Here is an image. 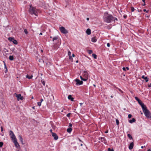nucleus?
I'll return each mask as SVG.
<instances>
[{
    "label": "nucleus",
    "mask_w": 151,
    "mask_h": 151,
    "mask_svg": "<svg viewBox=\"0 0 151 151\" xmlns=\"http://www.w3.org/2000/svg\"><path fill=\"white\" fill-rule=\"evenodd\" d=\"M104 19L105 22L109 23L114 19V17L111 15L109 14L108 12H106L104 14Z\"/></svg>",
    "instance_id": "f257e3e1"
},
{
    "label": "nucleus",
    "mask_w": 151,
    "mask_h": 151,
    "mask_svg": "<svg viewBox=\"0 0 151 151\" xmlns=\"http://www.w3.org/2000/svg\"><path fill=\"white\" fill-rule=\"evenodd\" d=\"M29 6L30 8L29 9V12L32 15L34 14L36 16H37V11L36 8L33 6L31 4H30Z\"/></svg>",
    "instance_id": "f03ea898"
},
{
    "label": "nucleus",
    "mask_w": 151,
    "mask_h": 151,
    "mask_svg": "<svg viewBox=\"0 0 151 151\" xmlns=\"http://www.w3.org/2000/svg\"><path fill=\"white\" fill-rule=\"evenodd\" d=\"M142 109L146 117L148 119L151 118V114L149 111L147 109L146 106H145Z\"/></svg>",
    "instance_id": "7ed1b4c3"
},
{
    "label": "nucleus",
    "mask_w": 151,
    "mask_h": 151,
    "mask_svg": "<svg viewBox=\"0 0 151 151\" xmlns=\"http://www.w3.org/2000/svg\"><path fill=\"white\" fill-rule=\"evenodd\" d=\"M135 99L137 101L139 104L141 106L142 108L145 106L143 103L142 102L141 100H140L137 97H135Z\"/></svg>",
    "instance_id": "20e7f679"
},
{
    "label": "nucleus",
    "mask_w": 151,
    "mask_h": 151,
    "mask_svg": "<svg viewBox=\"0 0 151 151\" xmlns=\"http://www.w3.org/2000/svg\"><path fill=\"white\" fill-rule=\"evenodd\" d=\"M60 30L62 33L66 34L68 33V31L63 27H60Z\"/></svg>",
    "instance_id": "39448f33"
},
{
    "label": "nucleus",
    "mask_w": 151,
    "mask_h": 151,
    "mask_svg": "<svg viewBox=\"0 0 151 151\" xmlns=\"http://www.w3.org/2000/svg\"><path fill=\"white\" fill-rule=\"evenodd\" d=\"M8 40L11 42H12L14 44L17 45V41L16 40H15L14 38L13 37H9L8 38Z\"/></svg>",
    "instance_id": "423d86ee"
},
{
    "label": "nucleus",
    "mask_w": 151,
    "mask_h": 151,
    "mask_svg": "<svg viewBox=\"0 0 151 151\" xmlns=\"http://www.w3.org/2000/svg\"><path fill=\"white\" fill-rule=\"evenodd\" d=\"M76 82V85H80L83 84V82L82 81H80L79 79H76L74 81Z\"/></svg>",
    "instance_id": "0eeeda50"
},
{
    "label": "nucleus",
    "mask_w": 151,
    "mask_h": 151,
    "mask_svg": "<svg viewBox=\"0 0 151 151\" xmlns=\"http://www.w3.org/2000/svg\"><path fill=\"white\" fill-rule=\"evenodd\" d=\"M15 94L16 95V97L17 98V99L18 101H19V100H23L24 97L23 96H22L21 94H17L16 93Z\"/></svg>",
    "instance_id": "6e6552de"
},
{
    "label": "nucleus",
    "mask_w": 151,
    "mask_h": 151,
    "mask_svg": "<svg viewBox=\"0 0 151 151\" xmlns=\"http://www.w3.org/2000/svg\"><path fill=\"white\" fill-rule=\"evenodd\" d=\"M52 137H54V139L55 140H56L58 139V137L55 133H52Z\"/></svg>",
    "instance_id": "1a4fd4ad"
},
{
    "label": "nucleus",
    "mask_w": 151,
    "mask_h": 151,
    "mask_svg": "<svg viewBox=\"0 0 151 151\" xmlns=\"http://www.w3.org/2000/svg\"><path fill=\"white\" fill-rule=\"evenodd\" d=\"M13 142L14 143V144L15 146L16 147H19V144L17 141V139L14 140Z\"/></svg>",
    "instance_id": "9d476101"
},
{
    "label": "nucleus",
    "mask_w": 151,
    "mask_h": 151,
    "mask_svg": "<svg viewBox=\"0 0 151 151\" xmlns=\"http://www.w3.org/2000/svg\"><path fill=\"white\" fill-rule=\"evenodd\" d=\"M53 48V49L55 50H57L58 48L59 47V45L57 44H54V45L52 47Z\"/></svg>",
    "instance_id": "9b49d317"
},
{
    "label": "nucleus",
    "mask_w": 151,
    "mask_h": 151,
    "mask_svg": "<svg viewBox=\"0 0 151 151\" xmlns=\"http://www.w3.org/2000/svg\"><path fill=\"white\" fill-rule=\"evenodd\" d=\"M134 146V143L133 142L131 143L129 146V150H132L133 149Z\"/></svg>",
    "instance_id": "f8f14e48"
},
{
    "label": "nucleus",
    "mask_w": 151,
    "mask_h": 151,
    "mask_svg": "<svg viewBox=\"0 0 151 151\" xmlns=\"http://www.w3.org/2000/svg\"><path fill=\"white\" fill-rule=\"evenodd\" d=\"M141 78L142 79H145L146 82H148L149 81V78L147 77H145L144 75L142 76Z\"/></svg>",
    "instance_id": "ddd939ff"
},
{
    "label": "nucleus",
    "mask_w": 151,
    "mask_h": 151,
    "mask_svg": "<svg viewBox=\"0 0 151 151\" xmlns=\"http://www.w3.org/2000/svg\"><path fill=\"white\" fill-rule=\"evenodd\" d=\"M19 139L21 143L23 145L24 144V143L23 142V139L22 138V136L21 135H19Z\"/></svg>",
    "instance_id": "4468645a"
},
{
    "label": "nucleus",
    "mask_w": 151,
    "mask_h": 151,
    "mask_svg": "<svg viewBox=\"0 0 151 151\" xmlns=\"http://www.w3.org/2000/svg\"><path fill=\"white\" fill-rule=\"evenodd\" d=\"M68 99L69 100H70L71 101H74V98L72 97V96L71 95H68Z\"/></svg>",
    "instance_id": "2eb2a0df"
},
{
    "label": "nucleus",
    "mask_w": 151,
    "mask_h": 151,
    "mask_svg": "<svg viewBox=\"0 0 151 151\" xmlns=\"http://www.w3.org/2000/svg\"><path fill=\"white\" fill-rule=\"evenodd\" d=\"M99 140H101V142H103V141H106V139L104 138V137H99Z\"/></svg>",
    "instance_id": "dca6fc26"
},
{
    "label": "nucleus",
    "mask_w": 151,
    "mask_h": 151,
    "mask_svg": "<svg viewBox=\"0 0 151 151\" xmlns=\"http://www.w3.org/2000/svg\"><path fill=\"white\" fill-rule=\"evenodd\" d=\"M11 138L12 140H14L17 139L16 138L14 134H12V135L11 136Z\"/></svg>",
    "instance_id": "f3484780"
},
{
    "label": "nucleus",
    "mask_w": 151,
    "mask_h": 151,
    "mask_svg": "<svg viewBox=\"0 0 151 151\" xmlns=\"http://www.w3.org/2000/svg\"><path fill=\"white\" fill-rule=\"evenodd\" d=\"M86 33L87 34L89 35L91 34V30L90 29H88L86 31Z\"/></svg>",
    "instance_id": "a211bd4d"
},
{
    "label": "nucleus",
    "mask_w": 151,
    "mask_h": 151,
    "mask_svg": "<svg viewBox=\"0 0 151 151\" xmlns=\"http://www.w3.org/2000/svg\"><path fill=\"white\" fill-rule=\"evenodd\" d=\"M136 121V119L134 118H133L132 119H130L129 120V122L130 123H132L133 122H134Z\"/></svg>",
    "instance_id": "6ab92c4d"
},
{
    "label": "nucleus",
    "mask_w": 151,
    "mask_h": 151,
    "mask_svg": "<svg viewBox=\"0 0 151 151\" xmlns=\"http://www.w3.org/2000/svg\"><path fill=\"white\" fill-rule=\"evenodd\" d=\"M3 62L4 63V69H5L4 72L5 73H6L7 72V67H6V63H5L4 61Z\"/></svg>",
    "instance_id": "aec40b11"
},
{
    "label": "nucleus",
    "mask_w": 151,
    "mask_h": 151,
    "mask_svg": "<svg viewBox=\"0 0 151 151\" xmlns=\"http://www.w3.org/2000/svg\"><path fill=\"white\" fill-rule=\"evenodd\" d=\"M72 130V128L71 127H69L67 129V132L70 133L71 132Z\"/></svg>",
    "instance_id": "412c9836"
},
{
    "label": "nucleus",
    "mask_w": 151,
    "mask_h": 151,
    "mask_svg": "<svg viewBox=\"0 0 151 151\" xmlns=\"http://www.w3.org/2000/svg\"><path fill=\"white\" fill-rule=\"evenodd\" d=\"M91 40L92 42H95L96 41V39L95 37H93Z\"/></svg>",
    "instance_id": "4be33fe9"
},
{
    "label": "nucleus",
    "mask_w": 151,
    "mask_h": 151,
    "mask_svg": "<svg viewBox=\"0 0 151 151\" xmlns=\"http://www.w3.org/2000/svg\"><path fill=\"white\" fill-rule=\"evenodd\" d=\"M32 77H33V76L32 75L29 76L28 74L26 76V78H27L29 79H30L32 78Z\"/></svg>",
    "instance_id": "5701e85b"
},
{
    "label": "nucleus",
    "mask_w": 151,
    "mask_h": 151,
    "mask_svg": "<svg viewBox=\"0 0 151 151\" xmlns=\"http://www.w3.org/2000/svg\"><path fill=\"white\" fill-rule=\"evenodd\" d=\"M80 77L82 81H86L88 80V78H83L81 76H80Z\"/></svg>",
    "instance_id": "b1692460"
},
{
    "label": "nucleus",
    "mask_w": 151,
    "mask_h": 151,
    "mask_svg": "<svg viewBox=\"0 0 151 151\" xmlns=\"http://www.w3.org/2000/svg\"><path fill=\"white\" fill-rule=\"evenodd\" d=\"M58 36H55V37H53L52 38V41L54 42L55 40H56L57 39H58Z\"/></svg>",
    "instance_id": "393cba45"
},
{
    "label": "nucleus",
    "mask_w": 151,
    "mask_h": 151,
    "mask_svg": "<svg viewBox=\"0 0 151 151\" xmlns=\"http://www.w3.org/2000/svg\"><path fill=\"white\" fill-rule=\"evenodd\" d=\"M9 59L11 61L13 60L14 59L13 56L12 55L9 56Z\"/></svg>",
    "instance_id": "a878e982"
},
{
    "label": "nucleus",
    "mask_w": 151,
    "mask_h": 151,
    "mask_svg": "<svg viewBox=\"0 0 151 151\" xmlns=\"http://www.w3.org/2000/svg\"><path fill=\"white\" fill-rule=\"evenodd\" d=\"M83 76L85 78H88V73H86V74H84L83 75Z\"/></svg>",
    "instance_id": "bb28decb"
},
{
    "label": "nucleus",
    "mask_w": 151,
    "mask_h": 151,
    "mask_svg": "<svg viewBox=\"0 0 151 151\" xmlns=\"http://www.w3.org/2000/svg\"><path fill=\"white\" fill-rule=\"evenodd\" d=\"M127 136L129 139H133V138H132V137L130 134H128Z\"/></svg>",
    "instance_id": "cd10ccee"
},
{
    "label": "nucleus",
    "mask_w": 151,
    "mask_h": 151,
    "mask_svg": "<svg viewBox=\"0 0 151 151\" xmlns=\"http://www.w3.org/2000/svg\"><path fill=\"white\" fill-rule=\"evenodd\" d=\"M92 56L95 59H96L97 58V55L95 54H93Z\"/></svg>",
    "instance_id": "c85d7f7f"
},
{
    "label": "nucleus",
    "mask_w": 151,
    "mask_h": 151,
    "mask_svg": "<svg viewBox=\"0 0 151 151\" xmlns=\"http://www.w3.org/2000/svg\"><path fill=\"white\" fill-rule=\"evenodd\" d=\"M41 82L42 84L45 86V81H44L43 80H41Z\"/></svg>",
    "instance_id": "c756f323"
},
{
    "label": "nucleus",
    "mask_w": 151,
    "mask_h": 151,
    "mask_svg": "<svg viewBox=\"0 0 151 151\" xmlns=\"http://www.w3.org/2000/svg\"><path fill=\"white\" fill-rule=\"evenodd\" d=\"M9 134L10 135V136H11L12 135V134H14L13 131H12L11 130L10 131Z\"/></svg>",
    "instance_id": "7c9ffc66"
},
{
    "label": "nucleus",
    "mask_w": 151,
    "mask_h": 151,
    "mask_svg": "<svg viewBox=\"0 0 151 151\" xmlns=\"http://www.w3.org/2000/svg\"><path fill=\"white\" fill-rule=\"evenodd\" d=\"M88 53L90 54H91L93 52L92 50H88Z\"/></svg>",
    "instance_id": "2f4dec72"
},
{
    "label": "nucleus",
    "mask_w": 151,
    "mask_h": 151,
    "mask_svg": "<svg viewBox=\"0 0 151 151\" xmlns=\"http://www.w3.org/2000/svg\"><path fill=\"white\" fill-rule=\"evenodd\" d=\"M24 32L26 34H27L28 33V32L27 29H24Z\"/></svg>",
    "instance_id": "473e14b6"
},
{
    "label": "nucleus",
    "mask_w": 151,
    "mask_h": 151,
    "mask_svg": "<svg viewBox=\"0 0 151 151\" xmlns=\"http://www.w3.org/2000/svg\"><path fill=\"white\" fill-rule=\"evenodd\" d=\"M3 142H0V147H2L3 145Z\"/></svg>",
    "instance_id": "72a5a7b5"
},
{
    "label": "nucleus",
    "mask_w": 151,
    "mask_h": 151,
    "mask_svg": "<svg viewBox=\"0 0 151 151\" xmlns=\"http://www.w3.org/2000/svg\"><path fill=\"white\" fill-rule=\"evenodd\" d=\"M116 124L119 125V122L118 119H116Z\"/></svg>",
    "instance_id": "f704fd0d"
},
{
    "label": "nucleus",
    "mask_w": 151,
    "mask_h": 151,
    "mask_svg": "<svg viewBox=\"0 0 151 151\" xmlns=\"http://www.w3.org/2000/svg\"><path fill=\"white\" fill-rule=\"evenodd\" d=\"M131 10L132 12H133L134 10V9L133 6H132L131 7Z\"/></svg>",
    "instance_id": "c9c22d12"
},
{
    "label": "nucleus",
    "mask_w": 151,
    "mask_h": 151,
    "mask_svg": "<svg viewBox=\"0 0 151 151\" xmlns=\"http://www.w3.org/2000/svg\"><path fill=\"white\" fill-rule=\"evenodd\" d=\"M41 102H38L37 104L39 106H40L41 105Z\"/></svg>",
    "instance_id": "e433bc0d"
},
{
    "label": "nucleus",
    "mask_w": 151,
    "mask_h": 151,
    "mask_svg": "<svg viewBox=\"0 0 151 151\" xmlns=\"http://www.w3.org/2000/svg\"><path fill=\"white\" fill-rule=\"evenodd\" d=\"M68 55L69 56H71V52L69 51L68 52Z\"/></svg>",
    "instance_id": "4c0bfd02"
},
{
    "label": "nucleus",
    "mask_w": 151,
    "mask_h": 151,
    "mask_svg": "<svg viewBox=\"0 0 151 151\" xmlns=\"http://www.w3.org/2000/svg\"><path fill=\"white\" fill-rule=\"evenodd\" d=\"M132 116L131 114H129L128 115V117L129 118H131L132 117Z\"/></svg>",
    "instance_id": "58836bf2"
},
{
    "label": "nucleus",
    "mask_w": 151,
    "mask_h": 151,
    "mask_svg": "<svg viewBox=\"0 0 151 151\" xmlns=\"http://www.w3.org/2000/svg\"><path fill=\"white\" fill-rule=\"evenodd\" d=\"M70 114H71V113H68V114H67V115L66 116L68 117H69L70 116Z\"/></svg>",
    "instance_id": "ea45409f"
},
{
    "label": "nucleus",
    "mask_w": 151,
    "mask_h": 151,
    "mask_svg": "<svg viewBox=\"0 0 151 151\" xmlns=\"http://www.w3.org/2000/svg\"><path fill=\"white\" fill-rule=\"evenodd\" d=\"M108 151H114V150L113 149L109 148L108 149Z\"/></svg>",
    "instance_id": "a19ab883"
},
{
    "label": "nucleus",
    "mask_w": 151,
    "mask_h": 151,
    "mask_svg": "<svg viewBox=\"0 0 151 151\" xmlns=\"http://www.w3.org/2000/svg\"><path fill=\"white\" fill-rule=\"evenodd\" d=\"M123 17L124 19H126L127 17V15H124Z\"/></svg>",
    "instance_id": "79ce46f5"
},
{
    "label": "nucleus",
    "mask_w": 151,
    "mask_h": 151,
    "mask_svg": "<svg viewBox=\"0 0 151 151\" xmlns=\"http://www.w3.org/2000/svg\"><path fill=\"white\" fill-rule=\"evenodd\" d=\"M72 126V124L71 123H70L69 124V127H71Z\"/></svg>",
    "instance_id": "37998d69"
},
{
    "label": "nucleus",
    "mask_w": 151,
    "mask_h": 151,
    "mask_svg": "<svg viewBox=\"0 0 151 151\" xmlns=\"http://www.w3.org/2000/svg\"><path fill=\"white\" fill-rule=\"evenodd\" d=\"M118 90H119V91L120 92H121L122 93H123V91L121 90L119 88H118Z\"/></svg>",
    "instance_id": "c03bdc74"
},
{
    "label": "nucleus",
    "mask_w": 151,
    "mask_h": 151,
    "mask_svg": "<svg viewBox=\"0 0 151 151\" xmlns=\"http://www.w3.org/2000/svg\"><path fill=\"white\" fill-rule=\"evenodd\" d=\"M143 11L144 12H146V13H148V12L149 11L146 10L145 9H144L143 10Z\"/></svg>",
    "instance_id": "a18cd8bd"
},
{
    "label": "nucleus",
    "mask_w": 151,
    "mask_h": 151,
    "mask_svg": "<svg viewBox=\"0 0 151 151\" xmlns=\"http://www.w3.org/2000/svg\"><path fill=\"white\" fill-rule=\"evenodd\" d=\"M4 49L5 52H9V51L8 50H7L6 48H4Z\"/></svg>",
    "instance_id": "49530a36"
},
{
    "label": "nucleus",
    "mask_w": 151,
    "mask_h": 151,
    "mask_svg": "<svg viewBox=\"0 0 151 151\" xmlns=\"http://www.w3.org/2000/svg\"><path fill=\"white\" fill-rule=\"evenodd\" d=\"M69 59L70 60H73V58H72L71 56H69Z\"/></svg>",
    "instance_id": "de8ad7c7"
},
{
    "label": "nucleus",
    "mask_w": 151,
    "mask_h": 151,
    "mask_svg": "<svg viewBox=\"0 0 151 151\" xmlns=\"http://www.w3.org/2000/svg\"><path fill=\"white\" fill-rule=\"evenodd\" d=\"M107 45L108 47H109L110 46V44L109 43H108L107 44Z\"/></svg>",
    "instance_id": "09e8293b"
},
{
    "label": "nucleus",
    "mask_w": 151,
    "mask_h": 151,
    "mask_svg": "<svg viewBox=\"0 0 151 151\" xmlns=\"http://www.w3.org/2000/svg\"><path fill=\"white\" fill-rule=\"evenodd\" d=\"M122 69L124 71H126V68L123 67V68H122Z\"/></svg>",
    "instance_id": "8fccbe9b"
},
{
    "label": "nucleus",
    "mask_w": 151,
    "mask_h": 151,
    "mask_svg": "<svg viewBox=\"0 0 151 151\" xmlns=\"http://www.w3.org/2000/svg\"><path fill=\"white\" fill-rule=\"evenodd\" d=\"M114 21H115V20H116V21H117V18H116V17H115L114 18Z\"/></svg>",
    "instance_id": "3c124183"
},
{
    "label": "nucleus",
    "mask_w": 151,
    "mask_h": 151,
    "mask_svg": "<svg viewBox=\"0 0 151 151\" xmlns=\"http://www.w3.org/2000/svg\"><path fill=\"white\" fill-rule=\"evenodd\" d=\"M83 73H84V74H86V73H88L86 71H84Z\"/></svg>",
    "instance_id": "603ef678"
},
{
    "label": "nucleus",
    "mask_w": 151,
    "mask_h": 151,
    "mask_svg": "<svg viewBox=\"0 0 151 151\" xmlns=\"http://www.w3.org/2000/svg\"><path fill=\"white\" fill-rule=\"evenodd\" d=\"M1 131L2 132H3V127H1Z\"/></svg>",
    "instance_id": "864d4df0"
},
{
    "label": "nucleus",
    "mask_w": 151,
    "mask_h": 151,
    "mask_svg": "<svg viewBox=\"0 0 151 151\" xmlns=\"http://www.w3.org/2000/svg\"><path fill=\"white\" fill-rule=\"evenodd\" d=\"M145 3H144L143 4H142V6H145Z\"/></svg>",
    "instance_id": "5fc2aeb1"
},
{
    "label": "nucleus",
    "mask_w": 151,
    "mask_h": 151,
    "mask_svg": "<svg viewBox=\"0 0 151 151\" xmlns=\"http://www.w3.org/2000/svg\"><path fill=\"white\" fill-rule=\"evenodd\" d=\"M108 130H106L105 132V133H108Z\"/></svg>",
    "instance_id": "6e6d98bb"
},
{
    "label": "nucleus",
    "mask_w": 151,
    "mask_h": 151,
    "mask_svg": "<svg viewBox=\"0 0 151 151\" xmlns=\"http://www.w3.org/2000/svg\"><path fill=\"white\" fill-rule=\"evenodd\" d=\"M52 129H51L50 130V132L52 134V133H53L52 132Z\"/></svg>",
    "instance_id": "4d7b16f0"
},
{
    "label": "nucleus",
    "mask_w": 151,
    "mask_h": 151,
    "mask_svg": "<svg viewBox=\"0 0 151 151\" xmlns=\"http://www.w3.org/2000/svg\"><path fill=\"white\" fill-rule=\"evenodd\" d=\"M104 141V144H107L106 141Z\"/></svg>",
    "instance_id": "13d9d810"
},
{
    "label": "nucleus",
    "mask_w": 151,
    "mask_h": 151,
    "mask_svg": "<svg viewBox=\"0 0 151 151\" xmlns=\"http://www.w3.org/2000/svg\"><path fill=\"white\" fill-rule=\"evenodd\" d=\"M126 69L127 70H129V68L128 67H126Z\"/></svg>",
    "instance_id": "bf43d9fd"
},
{
    "label": "nucleus",
    "mask_w": 151,
    "mask_h": 151,
    "mask_svg": "<svg viewBox=\"0 0 151 151\" xmlns=\"http://www.w3.org/2000/svg\"><path fill=\"white\" fill-rule=\"evenodd\" d=\"M43 101V100L42 99H40V102H42V101Z\"/></svg>",
    "instance_id": "052dcab7"
},
{
    "label": "nucleus",
    "mask_w": 151,
    "mask_h": 151,
    "mask_svg": "<svg viewBox=\"0 0 151 151\" xmlns=\"http://www.w3.org/2000/svg\"><path fill=\"white\" fill-rule=\"evenodd\" d=\"M75 56V55H74V54H72V57H74Z\"/></svg>",
    "instance_id": "680f3d73"
},
{
    "label": "nucleus",
    "mask_w": 151,
    "mask_h": 151,
    "mask_svg": "<svg viewBox=\"0 0 151 151\" xmlns=\"http://www.w3.org/2000/svg\"><path fill=\"white\" fill-rule=\"evenodd\" d=\"M80 105L81 106H82V105L83 104V103H80Z\"/></svg>",
    "instance_id": "e2e57ef3"
},
{
    "label": "nucleus",
    "mask_w": 151,
    "mask_h": 151,
    "mask_svg": "<svg viewBox=\"0 0 151 151\" xmlns=\"http://www.w3.org/2000/svg\"><path fill=\"white\" fill-rule=\"evenodd\" d=\"M138 11L139 12H142V10H138Z\"/></svg>",
    "instance_id": "0e129e2a"
},
{
    "label": "nucleus",
    "mask_w": 151,
    "mask_h": 151,
    "mask_svg": "<svg viewBox=\"0 0 151 151\" xmlns=\"http://www.w3.org/2000/svg\"><path fill=\"white\" fill-rule=\"evenodd\" d=\"M89 18L88 17L86 18V20L88 21L89 20Z\"/></svg>",
    "instance_id": "69168bd1"
},
{
    "label": "nucleus",
    "mask_w": 151,
    "mask_h": 151,
    "mask_svg": "<svg viewBox=\"0 0 151 151\" xmlns=\"http://www.w3.org/2000/svg\"><path fill=\"white\" fill-rule=\"evenodd\" d=\"M142 1L144 3H145V0H142Z\"/></svg>",
    "instance_id": "338daca9"
},
{
    "label": "nucleus",
    "mask_w": 151,
    "mask_h": 151,
    "mask_svg": "<svg viewBox=\"0 0 151 151\" xmlns=\"http://www.w3.org/2000/svg\"><path fill=\"white\" fill-rule=\"evenodd\" d=\"M42 35V32H41V33L40 34H39V35Z\"/></svg>",
    "instance_id": "774afa93"
}]
</instances>
